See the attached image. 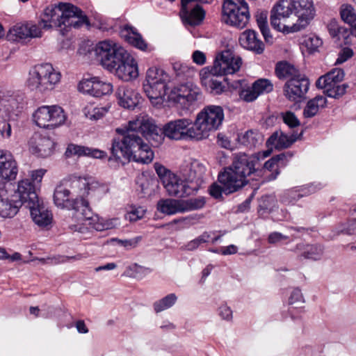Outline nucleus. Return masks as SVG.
<instances>
[{
    "label": "nucleus",
    "mask_w": 356,
    "mask_h": 356,
    "mask_svg": "<svg viewBox=\"0 0 356 356\" xmlns=\"http://www.w3.org/2000/svg\"><path fill=\"white\" fill-rule=\"evenodd\" d=\"M116 132L122 137L113 139L109 161L114 159L121 163H124V161H133L149 163L153 160L154 152L140 134L152 146L157 147L163 141L161 128L146 115L137 116L126 126L117 128Z\"/></svg>",
    "instance_id": "obj_1"
},
{
    "label": "nucleus",
    "mask_w": 356,
    "mask_h": 356,
    "mask_svg": "<svg viewBox=\"0 0 356 356\" xmlns=\"http://www.w3.org/2000/svg\"><path fill=\"white\" fill-rule=\"evenodd\" d=\"M316 15L312 0H279L270 12V24L284 33L305 29Z\"/></svg>",
    "instance_id": "obj_2"
},
{
    "label": "nucleus",
    "mask_w": 356,
    "mask_h": 356,
    "mask_svg": "<svg viewBox=\"0 0 356 356\" xmlns=\"http://www.w3.org/2000/svg\"><path fill=\"white\" fill-rule=\"evenodd\" d=\"M87 22V17L80 8L71 3H60L47 7L37 24L42 31L58 28L64 35L69 28H79Z\"/></svg>",
    "instance_id": "obj_3"
},
{
    "label": "nucleus",
    "mask_w": 356,
    "mask_h": 356,
    "mask_svg": "<svg viewBox=\"0 0 356 356\" xmlns=\"http://www.w3.org/2000/svg\"><path fill=\"white\" fill-rule=\"evenodd\" d=\"M54 202L56 207L74 211L76 224L71 223L69 227L74 232H83L84 222L90 218L89 203L86 199L73 197L70 189L63 185L56 186L54 193Z\"/></svg>",
    "instance_id": "obj_4"
},
{
    "label": "nucleus",
    "mask_w": 356,
    "mask_h": 356,
    "mask_svg": "<svg viewBox=\"0 0 356 356\" xmlns=\"http://www.w3.org/2000/svg\"><path fill=\"white\" fill-rule=\"evenodd\" d=\"M168 80V74L161 68L152 67L147 70L143 90L153 106L163 104Z\"/></svg>",
    "instance_id": "obj_5"
},
{
    "label": "nucleus",
    "mask_w": 356,
    "mask_h": 356,
    "mask_svg": "<svg viewBox=\"0 0 356 356\" xmlns=\"http://www.w3.org/2000/svg\"><path fill=\"white\" fill-rule=\"evenodd\" d=\"M224 120V111L221 106H205L197 115L195 127L200 140L208 138L211 132L219 129Z\"/></svg>",
    "instance_id": "obj_6"
},
{
    "label": "nucleus",
    "mask_w": 356,
    "mask_h": 356,
    "mask_svg": "<svg viewBox=\"0 0 356 356\" xmlns=\"http://www.w3.org/2000/svg\"><path fill=\"white\" fill-rule=\"evenodd\" d=\"M250 17L249 6L245 0H224L222 21L238 29H243Z\"/></svg>",
    "instance_id": "obj_7"
},
{
    "label": "nucleus",
    "mask_w": 356,
    "mask_h": 356,
    "mask_svg": "<svg viewBox=\"0 0 356 356\" xmlns=\"http://www.w3.org/2000/svg\"><path fill=\"white\" fill-rule=\"evenodd\" d=\"M162 136L175 140H200L195 124L188 118H180L166 123L163 129Z\"/></svg>",
    "instance_id": "obj_8"
},
{
    "label": "nucleus",
    "mask_w": 356,
    "mask_h": 356,
    "mask_svg": "<svg viewBox=\"0 0 356 356\" xmlns=\"http://www.w3.org/2000/svg\"><path fill=\"white\" fill-rule=\"evenodd\" d=\"M32 117L38 127L45 129L57 128L66 120L63 109L57 105L40 106L34 111Z\"/></svg>",
    "instance_id": "obj_9"
},
{
    "label": "nucleus",
    "mask_w": 356,
    "mask_h": 356,
    "mask_svg": "<svg viewBox=\"0 0 356 356\" xmlns=\"http://www.w3.org/2000/svg\"><path fill=\"white\" fill-rule=\"evenodd\" d=\"M201 97L200 88L191 82L174 87L168 95L169 101L183 110H188Z\"/></svg>",
    "instance_id": "obj_10"
},
{
    "label": "nucleus",
    "mask_w": 356,
    "mask_h": 356,
    "mask_svg": "<svg viewBox=\"0 0 356 356\" xmlns=\"http://www.w3.org/2000/svg\"><path fill=\"white\" fill-rule=\"evenodd\" d=\"M343 77V70L335 68L321 76L316 81V85L317 88L323 89L328 97L338 99L346 93L348 88L346 83L340 84Z\"/></svg>",
    "instance_id": "obj_11"
},
{
    "label": "nucleus",
    "mask_w": 356,
    "mask_h": 356,
    "mask_svg": "<svg viewBox=\"0 0 356 356\" xmlns=\"http://www.w3.org/2000/svg\"><path fill=\"white\" fill-rule=\"evenodd\" d=\"M94 51L97 58L106 70L113 69L115 60L123 57L126 49L112 40H104L96 44Z\"/></svg>",
    "instance_id": "obj_12"
},
{
    "label": "nucleus",
    "mask_w": 356,
    "mask_h": 356,
    "mask_svg": "<svg viewBox=\"0 0 356 356\" xmlns=\"http://www.w3.org/2000/svg\"><path fill=\"white\" fill-rule=\"evenodd\" d=\"M242 65V59L230 50H225L216 56L211 70L218 76L233 74L238 72Z\"/></svg>",
    "instance_id": "obj_13"
},
{
    "label": "nucleus",
    "mask_w": 356,
    "mask_h": 356,
    "mask_svg": "<svg viewBox=\"0 0 356 356\" xmlns=\"http://www.w3.org/2000/svg\"><path fill=\"white\" fill-rule=\"evenodd\" d=\"M163 186L170 196L184 197L192 195L198 190V179L195 182L193 179L183 180L177 175L173 174L163 181Z\"/></svg>",
    "instance_id": "obj_14"
},
{
    "label": "nucleus",
    "mask_w": 356,
    "mask_h": 356,
    "mask_svg": "<svg viewBox=\"0 0 356 356\" xmlns=\"http://www.w3.org/2000/svg\"><path fill=\"white\" fill-rule=\"evenodd\" d=\"M25 105L24 93L0 90V109L7 113L10 118L19 115L23 111Z\"/></svg>",
    "instance_id": "obj_15"
},
{
    "label": "nucleus",
    "mask_w": 356,
    "mask_h": 356,
    "mask_svg": "<svg viewBox=\"0 0 356 356\" xmlns=\"http://www.w3.org/2000/svg\"><path fill=\"white\" fill-rule=\"evenodd\" d=\"M122 56L113 64L115 65L113 69H108V71L124 81H129L138 76V64L127 50Z\"/></svg>",
    "instance_id": "obj_16"
},
{
    "label": "nucleus",
    "mask_w": 356,
    "mask_h": 356,
    "mask_svg": "<svg viewBox=\"0 0 356 356\" xmlns=\"http://www.w3.org/2000/svg\"><path fill=\"white\" fill-rule=\"evenodd\" d=\"M15 191L12 183H5L0 188V216L2 218H13L18 212L20 201L10 195V193Z\"/></svg>",
    "instance_id": "obj_17"
},
{
    "label": "nucleus",
    "mask_w": 356,
    "mask_h": 356,
    "mask_svg": "<svg viewBox=\"0 0 356 356\" xmlns=\"http://www.w3.org/2000/svg\"><path fill=\"white\" fill-rule=\"evenodd\" d=\"M309 88V81L303 74L296 78L287 80L283 87L285 97L294 102H300L304 98Z\"/></svg>",
    "instance_id": "obj_18"
},
{
    "label": "nucleus",
    "mask_w": 356,
    "mask_h": 356,
    "mask_svg": "<svg viewBox=\"0 0 356 356\" xmlns=\"http://www.w3.org/2000/svg\"><path fill=\"white\" fill-rule=\"evenodd\" d=\"M261 166L260 159L257 154H246L236 155L231 165V167L245 179H248V177L256 172Z\"/></svg>",
    "instance_id": "obj_19"
},
{
    "label": "nucleus",
    "mask_w": 356,
    "mask_h": 356,
    "mask_svg": "<svg viewBox=\"0 0 356 356\" xmlns=\"http://www.w3.org/2000/svg\"><path fill=\"white\" fill-rule=\"evenodd\" d=\"M42 36V31L40 26L31 22L16 24L9 29L7 34L8 40L14 42L38 38Z\"/></svg>",
    "instance_id": "obj_20"
},
{
    "label": "nucleus",
    "mask_w": 356,
    "mask_h": 356,
    "mask_svg": "<svg viewBox=\"0 0 356 356\" xmlns=\"http://www.w3.org/2000/svg\"><path fill=\"white\" fill-rule=\"evenodd\" d=\"M218 180L224 186V193L225 195L232 194L239 191L248 183V180L242 178L231 165L219 173Z\"/></svg>",
    "instance_id": "obj_21"
},
{
    "label": "nucleus",
    "mask_w": 356,
    "mask_h": 356,
    "mask_svg": "<svg viewBox=\"0 0 356 356\" xmlns=\"http://www.w3.org/2000/svg\"><path fill=\"white\" fill-rule=\"evenodd\" d=\"M206 12L200 4L185 3L181 1L179 17L185 26H196L202 24Z\"/></svg>",
    "instance_id": "obj_22"
},
{
    "label": "nucleus",
    "mask_w": 356,
    "mask_h": 356,
    "mask_svg": "<svg viewBox=\"0 0 356 356\" xmlns=\"http://www.w3.org/2000/svg\"><path fill=\"white\" fill-rule=\"evenodd\" d=\"M17 174L18 165L13 155L8 150L0 149V178L13 181Z\"/></svg>",
    "instance_id": "obj_23"
},
{
    "label": "nucleus",
    "mask_w": 356,
    "mask_h": 356,
    "mask_svg": "<svg viewBox=\"0 0 356 356\" xmlns=\"http://www.w3.org/2000/svg\"><path fill=\"white\" fill-rule=\"evenodd\" d=\"M13 197L20 201V204H26V207L30 204H34L38 200L35 191V186L28 179H22L18 182L17 189L15 188L13 193H10Z\"/></svg>",
    "instance_id": "obj_24"
},
{
    "label": "nucleus",
    "mask_w": 356,
    "mask_h": 356,
    "mask_svg": "<svg viewBox=\"0 0 356 356\" xmlns=\"http://www.w3.org/2000/svg\"><path fill=\"white\" fill-rule=\"evenodd\" d=\"M29 148L37 156L46 158L53 153L54 142L49 137L35 135L29 141Z\"/></svg>",
    "instance_id": "obj_25"
},
{
    "label": "nucleus",
    "mask_w": 356,
    "mask_h": 356,
    "mask_svg": "<svg viewBox=\"0 0 356 356\" xmlns=\"http://www.w3.org/2000/svg\"><path fill=\"white\" fill-rule=\"evenodd\" d=\"M116 95L119 104L127 109L135 108L140 99L139 93L128 85L119 86L116 91Z\"/></svg>",
    "instance_id": "obj_26"
},
{
    "label": "nucleus",
    "mask_w": 356,
    "mask_h": 356,
    "mask_svg": "<svg viewBox=\"0 0 356 356\" xmlns=\"http://www.w3.org/2000/svg\"><path fill=\"white\" fill-rule=\"evenodd\" d=\"M97 183L90 182L85 177H74L70 181V191L73 197L85 199L89 195L90 191H94Z\"/></svg>",
    "instance_id": "obj_27"
},
{
    "label": "nucleus",
    "mask_w": 356,
    "mask_h": 356,
    "mask_svg": "<svg viewBox=\"0 0 356 356\" xmlns=\"http://www.w3.org/2000/svg\"><path fill=\"white\" fill-rule=\"evenodd\" d=\"M239 43L244 48L260 54L264 50V44L258 38L257 33L251 29L244 31L239 37Z\"/></svg>",
    "instance_id": "obj_28"
},
{
    "label": "nucleus",
    "mask_w": 356,
    "mask_h": 356,
    "mask_svg": "<svg viewBox=\"0 0 356 356\" xmlns=\"http://www.w3.org/2000/svg\"><path fill=\"white\" fill-rule=\"evenodd\" d=\"M65 155L67 158L77 156L78 157L89 156L95 159H103L107 156V154L104 151L74 143H70L67 145Z\"/></svg>",
    "instance_id": "obj_29"
},
{
    "label": "nucleus",
    "mask_w": 356,
    "mask_h": 356,
    "mask_svg": "<svg viewBox=\"0 0 356 356\" xmlns=\"http://www.w3.org/2000/svg\"><path fill=\"white\" fill-rule=\"evenodd\" d=\"M293 156V154L290 152L281 153L273 156L271 159L265 162L264 167L266 170L271 172L269 176L270 180L277 178L280 174V168L286 165L289 160Z\"/></svg>",
    "instance_id": "obj_30"
},
{
    "label": "nucleus",
    "mask_w": 356,
    "mask_h": 356,
    "mask_svg": "<svg viewBox=\"0 0 356 356\" xmlns=\"http://www.w3.org/2000/svg\"><path fill=\"white\" fill-rule=\"evenodd\" d=\"M26 86L32 91L40 93L47 92L41 63L35 65L29 70Z\"/></svg>",
    "instance_id": "obj_31"
},
{
    "label": "nucleus",
    "mask_w": 356,
    "mask_h": 356,
    "mask_svg": "<svg viewBox=\"0 0 356 356\" xmlns=\"http://www.w3.org/2000/svg\"><path fill=\"white\" fill-rule=\"evenodd\" d=\"M295 252L300 259L319 260L323 254V248L318 244L298 243Z\"/></svg>",
    "instance_id": "obj_32"
},
{
    "label": "nucleus",
    "mask_w": 356,
    "mask_h": 356,
    "mask_svg": "<svg viewBox=\"0 0 356 356\" xmlns=\"http://www.w3.org/2000/svg\"><path fill=\"white\" fill-rule=\"evenodd\" d=\"M302 134H292L289 136L282 131H276L269 137L266 143L277 149H282L289 147Z\"/></svg>",
    "instance_id": "obj_33"
},
{
    "label": "nucleus",
    "mask_w": 356,
    "mask_h": 356,
    "mask_svg": "<svg viewBox=\"0 0 356 356\" xmlns=\"http://www.w3.org/2000/svg\"><path fill=\"white\" fill-rule=\"evenodd\" d=\"M120 35L129 44L142 51H148V44L137 30L129 25H125L120 31Z\"/></svg>",
    "instance_id": "obj_34"
},
{
    "label": "nucleus",
    "mask_w": 356,
    "mask_h": 356,
    "mask_svg": "<svg viewBox=\"0 0 356 356\" xmlns=\"http://www.w3.org/2000/svg\"><path fill=\"white\" fill-rule=\"evenodd\" d=\"M323 186L321 183H312L302 187L300 190H291L286 192L282 198V202L287 204H293L296 201L298 200L303 196L310 195L322 188Z\"/></svg>",
    "instance_id": "obj_35"
},
{
    "label": "nucleus",
    "mask_w": 356,
    "mask_h": 356,
    "mask_svg": "<svg viewBox=\"0 0 356 356\" xmlns=\"http://www.w3.org/2000/svg\"><path fill=\"white\" fill-rule=\"evenodd\" d=\"M27 207L30 209L33 220L38 226L44 227L51 222V213L44 207L40 205L38 200L34 204H30Z\"/></svg>",
    "instance_id": "obj_36"
},
{
    "label": "nucleus",
    "mask_w": 356,
    "mask_h": 356,
    "mask_svg": "<svg viewBox=\"0 0 356 356\" xmlns=\"http://www.w3.org/2000/svg\"><path fill=\"white\" fill-rule=\"evenodd\" d=\"M217 74L213 73L212 70L207 74H202L201 83L205 89L212 95H220L225 91V86L220 81Z\"/></svg>",
    "instance_id": "obj_37"
},
{
    "label": "nucleus",
    "mask_w": 356,
    "mask_h": 356,
    "mask_svg": "<svg viewBox=\"0 0 356 356\" xmlns=\"http://www.w3.org/2000/svg\"><path fill=\"white\" fill-rule=\"evenodd\" d=\"M228 85L234 89H238L240 98L246 102H252L259 96L254 86H248L244 79L229 82Z\"/></svg>",
    "instance_id": "obj_38"
},
{
    "label": "nucleus",
    "mask_w": 356,
    "mask_h": 356,
    "mask_svg": "<svg viewBox=\"0 0 356 356\" xmlns=\"http://www.w3.org/2000/svg\"><path fill=\"white\" fill-rule=\"evenodd\" d=\"M41 65L46 91L52 90L60 83L61 74L59 71L55 70L49 63H41Z\"/></svg>",
    "instance_id": "obj_39"
},
{
    "label": "nucleus",
    "mask_w": 356,
    "mask_h": 356,
    "mask_svg": "<svg viewBox=\"0 0 356 356\" xmlns=\"http://www.w3.org/2000/svg\"><path fill=\"white\" fill-rule=\"evenodd\" d=\"M275 72L280 80H290L302 74L293 65L286 61L278 62L275 65Z\"/></svg>",
    "instance_id": "obj_40"
},
{
    "label": "nucleus",
    "mask_w": 356,
    "mask_h": 356,
    "mask_svg": "<svg viewBox=\"0 0 356 356\" xmlns=\"http://www.w3.org/2000/svg\"><path fill=\"white\" fill-rule=\"evenodd\" d=\"M157 210L166 215L183 213L181 200L161 199L157 203Z\"/></svg>",
    "instance_id": "obj_41"
},
{
    "label": "nucleus",
    "mask_w": 356,
    "mask_h": 356,
    "mask_svg": "<svg viewBox=\"0 0 356 356\" xmlns=\"http://www.w3.org/2000/svg\"><path fill=\"white\" fill-rule=\"evenodd\" d=\"M327 105V99L323 95H317L309 100L304 108L303 115L306 118L315 116L320 108H325Z\"/></svg>",
    "instance_id": "obj_42"
},
{
    "label": "nucleus",
    "mask_w": 356,
    "mask_h": 356,
    "mask_svg": "<svg viewBox=\"0 0 356 356\" xmlns=\"http://www.w3.org/2000/svg\"><path fill=\"white\" fill-rule=\"evenodd\" d=\"M237 140L240 145L252 149L261 143L262 136L259 131L250 129L238 134Z\"/></svg>",
    "instance_id": "obj_43"
},
{
    "label": "nucleus",
    "mask_w": 356,
    "mask_h": 356,
    "mask_svg": "<svg viewBox=\"0 0 356 356\" xmlns=\"http://www.w3.org/2000/svg\"><path fill=\"white\" fill-rule=\"evenodd\" d=\"M340 15L342 20L350 25V33L356 37V11L350 4H343L340 8Z\"/></svg>",
    "instance_id": "obj_44"
},
{
    "label": "nucleus",
    "mask_w": 356,
    "mask_h": 356,
    "mask_svg": "<svg viewBox=\"0 0 356 356\" xmlns=\"http://www.w3.org/2000/svg\"><path fill=\"white\" fill-rule=\"evenodd\" d=\"M256 21L265 40L269 41L272 38L270 34V30L268 25V13L266 11L257 12L256 14Z\"/></svg>",
    "instance_id": "obj_45"
},
{
    "label": "nucleus",
    "mask_w": 356,
    "mask_h": 356,
    "mask_svg": "<svg viewBox=\"0 0 356 356\" xmlns=\"http://www.w3.org/2000/svg\"><path fill=\"white\" fill-rule=\"evenodd\" d=\"M94 87L92 91L93 97H102L111 93L113 91V86L108 82L101 81L98 77H93Z\"/></svg>",
    "instance_id": "obj_46"
},
{
    "label": "nucleus",
    "mask_w": 356,
    "mask_h": 356,
    "mask_svg": "<svg viewBox=\"0 0 356 356\" xmlns=\"http://www.w3.org/2000/svg\"><path fill=\"white\" fill-rule=\"evenodd\" d=\"M177 300V296L175 293H170L154 302V309L156 313L161 312L172 307Z\"/></svg>",
    "instance_id": "obj_47"
},
{
    "label": "nucleus",
    "mask_w": 356,
    "mask_h": 356,
    "mask_svg": "<svg viewBox=\"0 0 356 356\" xmlns=\"http://www.w3.org/2000/svg\"><path fill=\"white\" fill-rule=\"evenodd\" d=\"M183 209V213L200 209L205 205L206 201L204 197H198L195 198H190L188 200H181Z\"/></svg>",
    "instance_id": "obj_48"
},
{
    "label": "nucleus",
    "mask_w": 356,
    "mask_h": 356,
    "mask_svg": "<svg viewBox=\"0 0 356 356\" xmlns=\"http://www.w3.org/2000/svg\"><path fill=\"white\" fill-rule=\"evenodd\" d=\"M259 95L263 93H268L273 91V84L271 81L266 79H259L254 81L252 84Z\"/></svg>",
    "instance_id": "obj_49"
},
{
    "label": "nucleus",
    "mask_w": 356,
    "mask_h": 356,
    "mask_svg": "<svg viewBox=\"0 0 356 356\" xmlns=\"http://www.w3.org/2000/svg\"><path fill=\"white\" fill-rule=\"evenodd\" d=\"M280 118L283 122L289 128H295L299 127L300 122L296 115L291 111L282 112Z\"/></svg>",
    "instance_id": "obj_50"
},
{
    "label": "nucleus",
    "mask_w": 356,
    "mask_h": 356,
    "mask_svg": "<svg viewBox=\"0 0 356 356\" xmlns=\"http://www.w3.org/2000/svg\"><path fill=\"white\" fill-rule=\"evenodd\" d=\"M351 216L353 218L343 225V228L341 231L342 233L348 235L356 234V206L351 210Z\"/></svg>",
    "instance_id": "obj_51"
},
{
    "label": "nucleus",
    "mask_w": 356,
    "mask_h": 356,
    "mask_svg": "<svg viewBox=\"0 0 356 356\" xmlns=\"http://www.w3.org/2000/svg\"><path fill=\"white\" fill-rule=\"evenodd\" d=\"M209 237V234L207 232H204L196 238L188 242L186 248L188 250H194L197 249L201 244L208 242Z\"/></svg>",
    "instance_id": "obj_52"
},
{
    "label": "nucleus",
    "mask_w": 356,
    "mask_h": 356,
    "mask_svg": "<svg viewBox=\"0 0 356 356\" xmlns=\"http://www.w3.org/2000/svg\"><path fill=\"white\" fill-rule=\"evenodd\" d=\"M94 82L95 80H93V77L90 79H83L79 83V90L83 93L92 96Z\"/></svg>",
    "instance_id": "obj_53"
},
{
    "label": "nucleus",
    "mask_w": 356,
    "mask_h": 356,
    "mask_svg": "<svg viewBox=\"0 0 356 356\" xmlns=\"http://www.w3.org/2000/svg\"><path fill=\"white\" fill-rule=\"evenodd\" d=\"M110 106L95 107L88 113V117L91 120H97L104 117L108 111Z\"/></svg>",
    "instance_id": "obj_54"
},
{
    "label": "nucleus",
    "mask_w": 356,
    "mask_h": 356,
    "mask_svg": "<svg viewBox=\"0 0 356 356\" xmlns=\"http://www.w3.org/2000/svg\"><path fill=\"white\" fill-rule=\"evenodd\" d=\"M80 257H67V256H62V255H58L53 257H49L45 259L47 261L46 262L47 264H58L61 263H65L69 261L70 259H78ZM41 260L44 261V259H42Z\"/></svg>",
    "instance_id": "obj_55"
},
{
    "label": "nucleus",
    "mask_w": 356,
    "mask_h": 356,
    "mask_svg": "<svg viewBox=\"0 0 356 356\" xmlns=\"http://www.w3.org/2000/svg\"><path fill=\"white\" fill-rule=\"evenodd\" d=\"M155 170L161 180L162 184H163V181H165V178L168 177H171L174 173L166 169L163 165L156 163L154 164Z\"/></svg>",
    "instance_id": "obj_56"
},
{
    "label": "nucleus",
    "mask_w": 356,
    "mask_h": 356,
    "mask_svg": "<svg viewBox=\"0 0 356 356\" xmlns=\"http://www.w3.org/2000/svg\"><path fill=\"white\" fill-rule=\"evenodd\" d=\"M323 44L322 40L318 36L310 37L306 42V45L310 51H316Z\"/></svg>",
    "instance_id": "obj_57"
},
{
    "label": "nucleus",
    "mask_w": 356,
    "mask_h": 356,
    "mask_svg": "<svg viewBox=\"0 0 356 356\" xmlns=\"http://www.w3.org/2000/svg\"><path fill=\"white\" fill-rule=\"evenodd\" d=\"M353 55V51L348 47L343 48L339 54L335 64H341L350 58Z\"/></svg>",
    "instance_id": "obj_58"
},
{
    "label": "nucleus",
    "mask_w": 356,
    "mask_h": 356,
    "mask_svg": "<svg viewBox=\"0 0 356 356\" xmlns=\"http://www.w3.org/2000/svg\"><path fill=\"white\" fill-rule=\"evenodd\" d=\"M222 193H224V186H220L216 183H213L209 187V194L215 199H220Z\"/></svg>",
    "instance_id": "obj_59"
},
{
    "label": "nucleus",
    "mask_w": 356,
    "mask_h": 356,
    "mask_svg": "<svg viewBox=\"0 0 356 356\" xmlns=\"http://www.w3.org/2000/svg\"><path fill=\"white\" fill-rule=\"evenodd\" d=\"M141 236H136L131 239L119 240L118 242L126 249L130 250L136 248L138 245V243L141 241Z\"/></svg>",
    "instance_id": "obj_60"
},
{
    "label": "nucleus",
    "mask_w": 356,
    "mask_h": 356,
    "mask_svg": "<svg viewBox=\"0 0 356 356\" xmlns=\"http://www.w3.org/2000/svg\"><path fill=\"white\" fill-rule=\"evenodd\" d=\"M145 213V210L142 207H138L132 209L131 211L129 213V218L131 221H136L139 219H141Z\"/></svg>",
    "instance_id": "obj_61"
},
{
    "label": "nucleus",
    "mask_w": 356,
    "mask_h": 356,
    "mask_svg": "<svg viewBox=\"0 0 356 356\" xmlns=\"http://www.w3.org/2000/svg\"><path fill=\"white\" fill-rule=\"evenodd\" d=\"M298 302H304L303 296L301 291L299 289H295L291 293L289 299V303L293 305Z\"/></svg>",
    "instance_id": "obj_62"
},
{
    "label": "nucleus",
    "mask_w": 356,
    "mask_h": 356,
    "mask_svg": "<svg viewBox=\"0 0 356 356\" xmlns=\"http://www.w3.org/2000/svg\"><path fill=\"white\" fill-rule=\"evenodd\" d=\"M47 172V170L43 168H40L38 170H35L31 172V177L32 181L35 184H40L42 181V179Z\"/></svg>",
    "instance_id": "obj_63"
},
{
    "label": "nucleus",
    "mask_w": 356,
    "mask_h": 356,
    "mask_svg": "<svg viewBox=\"0 0 356 356\" xmlns=\"http://www.w3.org/2000/svg\"><path fill=\"white\" fill-rule=\"evenodd\" d=\"M11 133V126L8 122H3L0 124V140L3 138H10Z\"/></svg>",
    "instance_id": "obj_64"
}]
</instances>
